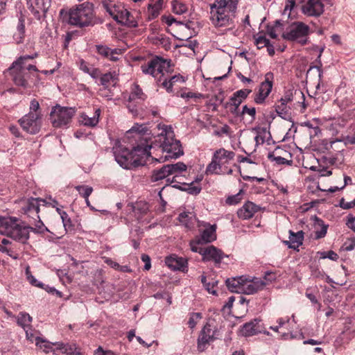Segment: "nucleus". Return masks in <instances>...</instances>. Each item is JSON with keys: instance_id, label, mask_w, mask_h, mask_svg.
Instances as JSON below:
<instances>
[{"instance_id": "obj_1", "label": "nucleus", "mask_w": 355, "mask_h": 355, "mask_svg": "<svg viewBox=\"0 0 355 355\" xmlns=\"http://www.w3.org/2000/svg\"><path fill=\"white\" fill-rule=\"evenodd\" d=\"M155 135L144 124H135L113 147L116 162L125 169L144 165L147 159L155 155L158 162L177 159L183 155L180 142L174 139L171 126L159 124Z\"/></svg>"}, {"instance_id": "obj_2", "label": "nucleus", "mask_w": 355, "mask_h": 355, "mask_svg": "<svg viewBox=\"0 0 355 355\" xmlns=\"http://www.w3.org/2000/svg\"><path fill=\"white\" fill-rule=\"evenodd\" d=\"M240 0H215L210 5L209 19L216 28L232 30Z\"/></svg>"}, {"instance_id": "obj_3", "label": "nucleus", "mask_w": 355, "mask_h": 355, "mask_svg": "<svg viewBox=\"0 0 355 355\" xmlns=\"http://www.w3.org/2000/svg\"><path fill=\"white\" fill-rule=\"evenodd\" d=\"M236 153L223 147L216 149L212 154L211 160L206 167L207 175H231L232 166L234 165Z\"/></svg>"}, {"instance_id": "obj_4", "label": "nucleus", "mask_w": 355, "mask_h": 355, "mask_svg": "<svg viewBox=\"0 0 355 355\" xmlns=\"http://www.w3.org/2000/svg\"><path fill=\"white\" fill-rule=\"evenodd\" d=\"M226 284L231 292L246 295H252L266 286L263 279L243 275L227 279Z\"/></svg>"}, {"instance_id": "obj_5", "label": "nucleus", "mask_w": 355, "mask_h": 355, "mask_svg": "<svg viewBox=\"0 0 355 355\" xmlns=\"http://www.w3.org/2000/svg\"><path fill=\"white\" fill-rule=\"evenodd\" d=\"M103 9L118 23L132 27L137 26V21L130 12L119 1L103 0L101 2Z\"/></svg>"}, {"instance_id": "obj_6", "label": "nucleus", "mask_w": 355, "mask_h": 355, "mask_svg": "<svg viewBox=\"0 0 355 355\" xmlns=\"http://www.w3.org/2000/svg\"><path fill=\"white\" fill-rule=\"evenodd\" d=\"M94 18L93 4L87 1L70 9L68 21L71 25L84 27L89 26Z\"/></svg>"}, {"instance_id": "obj_7", "label": "nucleus", "mask_w": 355, "mask_h": 355, "mask_svg": "<svg viewBox=\"0 0 355 355\" xmlns=\"http://www.w3.org/2000/svg\"><path fill=\"white\" fill-rule=\"evenodd\" d=\"M42 113L39 102L33 99L31 101L29 112L19 120L22 129L28 133H37L42 126Z\"/></svg>"}, {"instance_id": "obj_8", "label": "nucleus", "mask_w": 355, "mask_h": 355, "mask_svg": "<svg viewBox=\"0 0 355 355\" xmlns=\"http://www.w3.org/2000/svg\"><path fill=\"white\" fill-rule=\"evenodd\" d=\"M0 234L24 243L28 239V230L19 225V220L12 217H0Z\"/></svg>"}, {"instance_id": "obj_9", "label": "nucleus", "mask_w": 355, "mask_h": 355, "mask_svg": "<svg viewBox=\"0 0 355 355\" xmlns=\"http://www.w3.org/2000/svg\"><path fill=\"white\" fill-rule=\"evenodd\" d=\"M76 114L73 107H62L60 105L54 106L50 113V120L53 127H67Z\"/></svg>"}, {"instance_id": "obj_10", "label": "nucleus", "mask_w": 355, "mask_h": 355, "mask_svg": "<svg viewBox=\"0 0 355 355\" xmlns=\"http://www.w3.org/2000/svg\"><path fill=\"white\" fill-rule=\"evenodd\" d=\"M309 33L310 28L307 24L302 21H296L288 27L286 31L283 33L282 37L288 40L295 41L304 44L307 42Z\"/></svg>"}, {"instance_id": "obj_11", "label": "nucleus", "mask_w": 355, "mask_h": 355, "mask_svg": "<svg viewBox=\"0 0 355 355\" xmlns=\"http://www.w3.org/2000/svg\"><path fill=\"white\" fill-rule=\"evenodd\" d=\"M170 66V61L156 58L142 64L141 69L144 73L151 75L161 81L162 77L168 72Z\"/></svg>"}, {"instance_id": "obj_12", "label": "nucleus", "mask_w": 355, "mask_h": 355, "mask_svg": "<svg viewBox=\"0 0 355 355\" xmlns=\"http://www.w3.org/2000/svg\"><path fill=\"white\" fill-rule=\"evenodd\" d=\"M190 246L193 252L201 254L204 261H213L216 263H220L225 257L224 253L214 245H209L206 248L202 247L200 245V241H191Z\"/></svg>"}, {"instance_id": "obj_13", "label": "nucleus", "mask_w": 355, "mask_h": 355, "mask_svg": "<svg viewBox=\"0 0 355 355\" xmlns=\"http://www.w3.org/2000/svg\"><path fill=\"white\" fill-rule=\"evenodd\" d=\"M274 80V74L272 72H268L265 75L264 81L259 86V92L254 98V101L258 104H261L269 96L272 91Z\"/></svg>"}, {"instance_id": "obj_14", "label": "nucleus", "mask_w": 355, "mask_h": 355, "mask_svg": "<svg viewBox=\"0 0 355 355\" xmlns=\"http://www.w3.org/2000/svg\"><path fill=\"white\" fill-rule=\"evenodd\" d=\"M21 60H16L9 68L10 73L12 77V80L16 85L26 87L28 83L26 80L27 73H26L22 67H20Z\"/></svg>"}, {"instance_id": "obj_15", "label": "nucleus", "mask_w": 355, "mask_h": 355, "mask_svg": "<svg viewBox=\"0 0 355 355\" xmlns=\"http://www.w3.org/2000/svg\"><path fill=\"white\" fill-rule=\"evenodd\" d=\"M40 202L48 203L46 199L30 198L20 200V206L25 214L33 213L39 218Z\"/></svg>"}, {"instance_id": "obj_16", "label": "nucleus", "mask_w": 355, "mask_h": 355, "mask_svg": "<svg viewBox=\"0 0 355 355\" xmlns=\"http://www.w3.org/2000/svg\"><path fill=\"white\" fill-rule=\"evenodd\" d=\"M30 9L35 17L40 19L45 16L51 5V0H30Z\"/></svg>"}, {"instance_id": "obj_17", "label": "nucleus", "mask_w": 355, "mask_h": 355, "mask_svg": "<svg viewBox=\"0 0 355 355\" xmlns=\"http://www.w3.org/2000/svg\"><path fill=\"white\" fill-rule=\"evenodd\" d=\"M334 102L341 110H346L355 104V97L352 91L340 92Z\"/></svg>"}, {"instance_id": "obj_18", "label": "nucleus", "mask_w": 355, "mask_h": 355, "mask_svg": "<svg viewBox=\"0 0 355 355\" xmlns=\"http://www.w3.org/2000/svg\"><path fill=\"white\" fill-rule=\"evenodd\" d=\"M198 227L203 225L205 230L201 232L200 238L196 241H200V245L205 243H211L216 239V225H209L207 223H202L198 221Z\"/></svg>"}, {"instance_id": "obj_19", "label": "nucleus", "mask_w": 355, "mask_h": 355, "mask_svg": "<svg viewBox=\"0 0 355 355\" xmlns=\"http://www.w3.org/2000/svg\"><path fill=\"white\" fill-rule=\"evenodd\" d=\"M260 320H254L244 324L239 329V335L245 337L252 336L262 332Z\"/></svg>"}, {"instance_id": "obj_20", "label": "nucleus", "mask_w": 355, "mask_h": 355, "mask_svg": "<svg viewBox=\"0 0 355 355\" xmlns=\"http://www.w3.org/2000/svg\"><path fill=\"white\" fill-rule=\"evenodd\" d=\"M214 340V334L210 326L205 325L202 329L198 338V349L199 352H203L207 348V345Z\"/></svg>"}, {"instance_id": "obj_21", "label": "nucleus", "mask_w": 355, "mask_h": 355, "mask_svg": "<svg viewBox=\"0 0 355 355\" xmlns=\"http://www.w3.org/2000/svg\"><path fill=\"white\" fill-rule=\"evenodd\" d=\"M170 175H173L172 178H168L167 182L169 184L180 183L176 180V178L180 177L181 174L186 171L187 166L182 162H178L175 164H167Z\"/></svg>"}, {"instance_id": "obj_22", "label": "nucleus", "mask_w": 355, "mask_h": 355, "mask_svg": "<svg viewBox=\"0 0 355 355\" xmlns=\"http://www.w3.org/2000/svg\"><path fill=\"white\" fill-rule=\"evenodd\" d=\"M166 266L174 270L184 271L187 268V261L176 255H171L166 258Z\"/></svg>"}, {"instance_id": "obj_23", "label": "nucleus", "mask_w": 355, "mask_h": 355, "mask_svg": "<svg viewBox=\"0 0 355 355\" xmlns=\"http://www.w3.org/2000/svg\"><path fill=\"white\" fill-rule=\"evenodd\" d=\"M101 109L97 108L94 111V116L90 117L85 113H81L78 116V123L87 127L94 128L97 125L99 122L101 116Z\"/></svg>"}, {"instance_id": "obj_24", "label": "nucleus", "mask_w": 355, "mask_h": 355, "mask_svg": "<svg viewBox=\"0 0 355 355\" xmlns=\"http://www.w3.org/2000/svg\"><path fill=\"white\" fill-rule=\"evenodd\" d=\"M259 210V207L252 202H245L237 211L239 218L247 220L252 218Z\"/></svg>"}, {"instance_id": "obj_25", "label": "nucleus", "mask_w": 355, "mask_h": 355, "mask_svg": "<svg viewBox=\"0 0 355 355\" xmlns=\"http://www.w3.org/2000/svg\"><path fill=\"white\" fill-rule=\"evenodd\" d=\"M304 241V232L298 231L295 233L292 230H289V241H284V243L289 248L298 250L299 247L302 245Z\"/></svg>"}, {"instance_id": "obj_26", "label": "nucleus", "mask_w": 355, "mask_h": 355, "mask_svg": "<svg viewBox=\"0 0 355 355\" xmlns=\"http://www.w3.org/2000/svg\"><path fill=\"white\" fill-rule=\"evenodd\" d=\"M164 0H150L146 15L148 20L157 18L163 8Z\"/></svg>"}, {"instance_id": "obj_27", "label": "nucleus", "mask_w": 355, "mask_h": 355, "mask_svg": "<svg viewBox=\"0 0 355 355\" xmlns=\"http://www.w3.org/2000/svg\"><path fill=\"white\" fill-rule=\"evenodd\" d=\"M79 69L84 73L89 74L93 78H97L100 76L101 73L99 70L95 68L93 65L85 62L83 59L80 58L78 62Z\"/></svg>"}, {"instance_id": "obj_28", "label": "nucleus", "mask_w": 355, "mask_h": 355, "mask_svg": "<svg viewBox=\"0 0 355 355\" xmlns=\"http://www.w3.org/2000/svg\"><path fill=\"white\" fill-rule=\"evenodd\" d=\"M56 350L66 355H80V349L75 344H64L62 343H56Z\"/></svg>"}, {"instance_id": "obj_29", "label": "nucleus", "mask_w": 355, "mask_h": 355, "mask_svg": "<svg viewBox=\"0 0 355 355\" xmlns=\"http://www.w3.org/2000/svg\"><path fill=\"white\" fill-rule=\"evenodd\" d=\"M293 100V94L290 91H287L280 98L275 105V110L279 114L286 112L287 104Z\"/></svg>"}, {"instance_id": "obj_30", "label": "nucleus", "mask_w": 355, "mask_h": 355, "mask_svg": "<svg viewBox=\"0 0 355 355\" xmlns=\"http://www.w3.org/2000/svg\"><path fill=\"white\" fill-rule=\"evenodd\" d=\"M185 80L186 79L184 76L178 74L172 76L168 80L164 79L162 85L167 92L171 93L173 92V87L175 86L176 83H184Z\"/></svg>"}, {"instance_id": "obj_31", "label": "nucleus", "mask_w": 355, "mask_h": 355, "mask_svg": "<svg viewBox=\"0 0 355 355\" xmlns=\"http://www.w3.org/2000/svg\"><path fill=\"white\" fill-rule=\"evenodd\" d=\"M179 221L186 227L191 229L197 221L195 215L191 212L184 211L179 215Z\"/></svg>"}, {"instance_id": "obj_32", "label": "nucleus", "mask_w": 355, "mask_h": 355, "mask_svg": "<svg viewBox=\"0 0 355 355\" xmlns=\"http://www.w3.org/2000/svg\"><path fill=\"white\" fill-rule=\"evenodd\" d=\"M170 174L168 171V167L166 165L163 166L161 168L155 170L153 172L152 176H151V180L153 182H157L163 179L166 178V180L169 178Z\"/></svg>"}, {"instance_id": "obj_33", "label": "nucleus", "mask_w": 355, "mask_h": 355, "mask_svg": "<svg viewBox=\"0 0 355 355\" xmlns=\"http://www.w3.org/2000/svg\"><path fill=\"white\" fill-rule=\"evenodd\" d=\"M36 345L41 349H42L44 352L48 353L49 352H53L55 353L58 350H56L55 343H49L45 340H43L39 337L35 338Z\"/></svg>"}, {"instance_id": "obj_34", "label": "nucleus", "mask_w": 355, "mask_h": 355, "mask_svg": "<svg viewBox=\"0 0 355 355\" xmlns=\"http://www.w3.org/2000/svg\"><path fill=\"white\" fill-rule=\"evenodd\" d=\"M257 135L254 138L257 145L263 144L270 137V133L266 128H256Z\"/></svg>"}, {"instance_id": "obj_35", "label": "nucleus", "mask_w": 355, "mask_h": 355, "mask_svg": "<svg viewBox=\"0 0 355 355\" xmlns=\"http://www.w3.org/2000/svg\"><path fill=\"white\" fill-rule=\"evenodd\" d=\"M201 282L205 288V289L212 295H216V287L218 284V282L214 279L207 282V279L205 276L201 277Z\"/></svg>"}, {"instance_id": "obj_36", "label": "nucleus", "mask_w": 355, "mask_h": 355, "mask_svg": "<svg viewBox=\"0 0 355 355\" xmlns=\"http://www.w3.org/2000/svg\"><path fill=\"white\" fill-rule=\"evenodd\" d=\"M172 10L177 15H183L188 11V6L180 1L175 0L172 1Z\"/></svg>"}, {"instance_id": "obj_37", "label": "nucleus", "mask_w": 355, "mask_h": 355, "mask_svg": "<svg viewBox=\"0 0 355 355\" xmlns=\"http://www.w3.org/2000/svg\"><path fill=\"white\" fill-rule=\"evenodd\" d=\"M31 321L32 318L26 313H20L17 317L18 324L22 327L24 330L31 325Z\"/></svg>"}, {"instance_id": "obj_38", "label": "nucleus", "mask_w": 355, "mask_h": 355, "mask_svg": "<svg viewBox=\"0 0 355 355\" xmlns=\"http://www.w3.org/2000/svg\"><path fill=\"white\" fill-rule=\"evenodd\" d=\"M283 30L282 24L279 21H276L275 24L267 28V33L271 38H276L279 33Z\"/></svg>"}, {"instance_id": "obj_39", "label": "nucleus", "mask_w": 355, "mask_h": 355, "mask_svg": "<svg viewBox=\"0 0 355 355\" xmlns=\"http://www.w3.org/2000/svg\"><path fill=\"white\" fill-rule=\"evenodd\" d=\"M173 187L178 188L182 191H186L189 193L191 194H198L200 193L201 188L200 187L193 186L191 184H183L182 186L178 185V184H174Z\"/></svg>"}, {"instance_id": "obj_40", "label": "nucleus", "mask_w": 355, "mask_h": 355, "mask_svg": "<svg viewBox=\"0 0 355 355\" xmlns=\"http://www.w3.org/2000/svg\"><path fill=\"white\" fill-rule=\"evenodd\" d=\"M25 274L27 280L29 282V283L34 286H37L38 288H44V285L39 282L37 279L35 278V277L31 274V268L29 266H27L25 269Z\"/></svg>"}, {"instance_id": "obj_41", "label": "nucleus", "mask_w": 355, "mask_h": 355, "mask_svg": "<svg viewBox=\"0 0 355 355\" xmlns=\"http://www.w3.org/2000/svg\"><path fill=\"white\" fill-rule=\"evenodd\" d=\"M316 225L320 227V229L315 230V238L316 239H319L324 237L327 234L328 226L324 225L322 220L318 219L316 220L315 226L316 227Z\"/></svg>"}, {"instance_id": "obj_42", "label": "nucleus", "mask_w": 355, "mask_h": 355, "mask_svg": "<svg viewBox=\"0 0 355 355\" xmlns=\"http://www.w3.org/2000/svg\"><path fill=\"white\" fill-rule=\"evenodd\" d=\"M34 57L31 55H26L20 57L17 60H21L20 62V67H22L23 70L28 73V71L33 70L37 71V68L35 66L32 64H26V61L28 59H33Z\"/></svg>"}, {"instance_id": "obj_43", "label": "nucleus", "mask_w": 355, "mask_h": 355, "mask_svg": "<svg viewBox=\"0 0 355 355\" xmlns=\"http://www.w3.org/2000/svg\"><path fill=\"white\" fill-rule=\"evenodd\" d=\"M268 158L270 161L274 162L275 164L278 165L286 164L291 166L293 164V160H288L281 156H276L273 153H270L268 155Z\"/></svg>"}, {"instance_id": "obj_44", "label": "nucleus", "mask_w": 355, "mask_h": 355, "mask_svg": "<svg viewBox=\"0 0 355 355\" xmlns=\"http://www.w3.org/2000/svg\"><path fill=\"white\" fill-rule=\"evenodd\" d=\"M75 189L84 198H88L93 191L92 187L89 186L78 185L76 186Z\"/></svg>"}, {"instance_id": "obj_45", "label": "nucleus", "mask_w": 355, "mask_h": 355, "mask_svg": "<svg viewBox=\"0 0 355 355\" xmlns=\"http://www.w3.org/2000/svg\"><path fill=\"white\" fill-rule=\"evenodd\" d=\"M243 195V191L241 189L236 194L229 196L226 200V202L230 205H236L239 202H240V201L242 200Z\"/></svg>"}, {"instance_id": "obj_46", "label": "nucleus", "mask_w": 355, "mask_h": 355, "mask_svg": "<svg viewBox=\"0 0 355 355\" xmlns=\"http://www.w3.org/2000/svg\"><path fill=\"white\" fill-rule=\"evenodd\" d=\"M130 99H144V94L142 90L139 88V85L134 84L132 87L131 94L130 96Z\"/></svg>"}, {"instance_id": "obj_47", "label": "nucleus", "mask_w": 355, "mask_h": 355, "mask_svg": "<svg viewBox=\"0 0 355 355\" xmlns=\"http://www.w3.org/2000/svg\"><path fill=\"white\" fill-rule=\"evenodd\" d=\"M345 144L341 140H335L332 141L329 143V146L327 147L328 150H331L332 151H338L340 152L343 150V147Z\"/></svg>"}, {"instance_id": "obj_48", "label": "nucleus", "mask_w": 355, "mask_h": 355, "mask_svg": "<svg viewBox=\"0 0 355 355\" xmlns=\"http://www.w3.org/2000/svg\"><path fill=\"white\" fill-rule=\"evenodd\" d=\"M320 259H329L332 261H336L338 259V255L334 251L329 250L327 252H318Z\"/></svg>"}, {"instance_id": "obj_49", "label": "nucleus", "mask_w": 355, "mask_h": 355, "mask_svg": "<svg viewBox=\"0 0 355 355\" xmlns=\"http://www.w3.org/2000/svg\"><path fill=\"white\" fill-rule=\"evenodd\" d=\"M202 316L200 313H193L190 315V318L188 321L189 327L191 329L195 328L196 324L201 319Z\"/></svg>"}, {"instance_id": "obj_50", "label": "nucleus", "mask_w": 355, "mask_h": 355, "mask_svg": "<svg viewBox=\"0 0 355 355\" xmlns=\"http://www.w3.org/2000/svg\"><path fill=\"white\" fill-rule=\"evenodd\" d=\"M270 44L269 40L263 35H259L255 37V44L258 49L266 47Z\"/></svg>"}, {"instance_id": "obj_51", "label": "nucleus", "mask_w": 355, "mask_h": 355, "mask_svg": "<svg viewBox=\"0 0 355 355\" xmlns=\"http://www.w3.org/2000/svg\"><path fill=\"white\" fill-rule=\"evenodd\" d=\"M352 184V178L349 177V176H347V175H345L344 176V184L340 187H332L331 188H329L328 189V191L331 192V193H334V192H336V191H340V190H342L348 184Z\"/></svg>"}, {"instance_id": "obj_52", "label": "nucleus", "mask_w": 355, "mask_h": 355, "mask_svg": "<svg viewBox=\"0 0 355 355\" xmlns=\"http://www.w3.org/2000/svg\"><path fill=\"white\" fill-rule=\"evenodd\" d=\"M235 301V297L234 296H231L228 298L227 302L223 305L222 308V311L225 314H230L231 312V309L233 306V303Z\"/></svg>"}, {"instance_id": "obj_53", "label": "nucleus", "mask_w": 355, "mask_h": 355, "mask_svg": "<svg viewBox=\"0 0 355 355\" xmlns=\"http://www.w3.org/2000/svg\"><path fill=\"white\" fill-rule=\"evenodd\" d=\"M101 83L103 85L107 87L111 83H114V76L111 73L103 74L101 77Z\"/></svg>"}, {"instance_id": "obj_54", "label": "nucleus", "mask_w": 355, "mask_h": 355, "mask_svg": "<svg viewBox=\"0 0 355 355\" xmlns=\"http://www.w3.org/2000/svg\"><path fill=\"white\" fill-rule=\"evenodd\" d=\"M96 49L98 51V53L101 55H102L104 57L108 58L110 55V53H111L112 49L108 48L106 46L103 45H98L96 46Z\"/></svg>"}, {"instance_id": "obj_55", "label": "nucleus", "mask_w": 355, "mask_h": 355, "mask_svg": "<svg viewBox=\"0 0 355 355\" xmlns=\"http://www.w3.org/2000/svg\"><path fill=\"white\" fill-rule=\"evenodd\" d=\"M252 90L249 89H243L236 91L235 93H234L236 96L240 98L241 100H244L248 97V96L251 93Z\"/></svg>"}, {"instance_id": "obj_56", "label": "nucleus", "mask_w": 355, "mask_h": 355, "mask_svg": "<svg viewBox=\"0 0 355 355\" xmlns=\"http://www.w3.org/2000/svg\"><path fill=\"white\" fill-rule=\"evenodd\" d=\"M60 218L65 229L71 226V219L66 211L60 213Z\"/></svg>"}, {"instance_id": "obj_57", "label": "nucleus", "mask_w": 355, "mask_h": 355, "mask_svg": "<svg viewBox=\"0 0 355 355\" xmlns=\"http://www.w3.org/2000/svg\"><path fill=\"white\" fill-rule=\"evenodd\" d=\"M355 248V238H349L343 245V248L346 251H351Z\"/></svg>"}, {"instance_id": "obj_58", "label": "nucleus", "mask_w": 355, "mask_h": 355, "mask_svg": "<svg viewBox=\"0 0 355 355\" xmlns=\"http://www.w3.org/2000/svg\"><path fill=\"white\" fill-rule=\"evenodd\" d=\"M242 114H248L252 117V119H254L255 118L256 110L253 107H248L247 105H244L243 107Z\"/></svg>"}, {"instance_id": "obj_59", "label": "nucleus", "mask_w": 355, "mask_h": 355, "mask_svg": "<svg viewBox=\"0 0 355 355\" xmlns=\"http://www.w3.org/2000/svg\"><path fill=\"white\" fill-rule=\"evenodd\" d=\"M122 53V51L121 49H112L111 53H110L109 58L112 61H116L119 60L118 55Z\"/></svg>"}, {"instance_id": "obj_60", "label": "nucleus", "mask_w": 355, "mask_h": 355, "mask_svg": "<svg viewBox=\"0 0 355 355\" xmlns=\"http://www.w3.org/2000/svg\"><path fill=\"white\" fill-rule=\"evenodd\" d=\"M34 229L38 232H44L47 230V228L40 219L35 221Z\"/></svg>"}, {"instance_id": "obj_61", "label": "nucleus", "mask_w": 355, "mask_h": 355, "mask_svg": "<svg viewBox=\"0 0 355 355\" xmlns=\"http://www.w3.org/2000/svg\"><path fill=\"white\" fill-rule=\"evenodd\" d=\"M340 205L343 209H350L355 206V199L351 202H345L342 199L340 202Z\"/></svg>"}, {"instance_id": "obj_62", "label": "nucleus", "mask_w": 355, "mask_h": 355, "mask_svg": "<svg viewBox=\"0 0 355 355\" xmlns=\"http://www.w3.org/2000/svg\"><path fill=\"white\" fill-rule=\"evenodd\" d=\"M276 276L274 273L271 272H267L264 276L263 282H266V285L269 282H272L275 280Z\"/></svg>"}, {"instance_id": "obj_63", "label": "nucleus", "mask_w": 355, "mask_h": 355, "mask_svg": "<svg viewBox=\"0 0 355 355\" xmlns=\"http://www.w3.org/2000/svg\"><path fill=\"white\" fill-rule=\"evenodd\" d=\"M141 260L145 263L144 269L148 270L151 267L150 259L149 256H148L147 254H142Z\"/></svg>"}, {"instance_id": "obj_64", "label": "nucleus", "mask_w": 355, "mask_h": 355, "mask_svg": "<svg viewBox=\"0 0 355 355\" xmlns=\"http://www.w3.org/2000/svg\"><path fill=\"white\" fill-rule=\"evenodd\" d=\"M162 21L168 26H171L173 24H178L176 19L172 16H163Z\"/></svg>"}]
</instances>
